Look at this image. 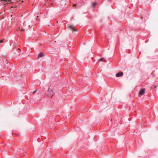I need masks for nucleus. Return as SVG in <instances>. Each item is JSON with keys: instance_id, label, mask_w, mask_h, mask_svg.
Instances as JSON below:
<instances>
[{"instance_id": "obj_1", "label": "nucleus", "mask_w": 158, "mask_h": 158, "mask_svg": "<svg viewBox=\"0 0 158 158\" xmlns=\"http://www.w3.org/2000/svg\"><path fill=\"white\" fill-rule=\"evenodd\" d=\"M54 87L50 86L48 90L46 93V95L48 97L52 98L54 93Z\"/></svg>"}, {"instance_id": "obj_2", "label": "nucleus", "mask_w": 158, "mask_h": 158, "mask_svg": "<svg viewBox=\"0 0 158 158\" xmlns=\"http://www.w3.org/2000/svg\"><path fill=\"white\" fill-rule=\"evenodd\" d=\"M123 75V73L122 72H119L117 73L116 74V76L117 77H119L122 76Z\"/></svg>"}, {"instance_id": "obj_3", "label": "nucleus", "mask_w": 158, "mask_h": 158, "mask_svg": "<svg viewBox=\"0 0 158 158\" xmlns=\"http://www.w3.org/2000/svg\"><path fill=\"white\" fill-rule=\"evenodd\" d=\"M145 89H141L139 91V94L142 95L145 92Z\"/></svg>"}, {"instance_id": "obj_4", "label": "nucleus", "mask_w": 158, "mask_h": 158, "mask_svg": "<svg viewBox=\"0 0 158 158\" xmlns=\"http://www.w3.org/2000/svg\"><path fill=\"white\" fill-rule=\"evenodd\" d=\"M69 28L74 31H77V30L74 29L73 26H69Z\"/></svg>"}, {"instance_id": "obj_5", "label": "nucleus", "mask_w": 158, "mask_h": 158, "mask_svg": "<svg viewBox=\"0 0 158 158\" xmlns=\"http://www.w3.org/2000/svg\"><path fill=\"white\" fill-rule=\"evenodd\" d=\"M43 56V53L42 52H40L38 55V57L39 58L42 57Z\"/></svg>"}, {"instance_id": "obj_6", "label": "nucleus", "mask_w": 158, "mask_h": 158, "mask_svg": "<svg viewBox=\"0 0 158 158\" xmlns=\"http://www.w3.org/2000/svg\"><path fill=\"white\" fill-rule=\"evenodd\" d=\"M103 60H104V58H101L98 60V62L100 61H103Z\"/></svg>"}, {"instance_id": "obj_7", "label": "nucleus", "mask_w": 158, "mask_h": 158, "mask_svg": "<svg viewBox=\"0 0 158 158\" xmlns=\"http://www.w3.org/2000/svg\"><path fill=\"white\" fill-rule=\"evenodd\" d=\"M96 3H93V6H95L96 5Z\"/></svg>"}, {"instance_id": "obj_8", "label": "nucleus", "mask_w": 158, "mask_h": 158, "mask_svg": "<svg viewBox=\"0 0 158 158\" xmlns=\"http://www.w3.org/2000/svg\"><path fill=\"white\" fill-rule=\"evenodd\" d=\"M37 90H35V91H34L33 92V94H34L36 92Z\"/></svg>"}, {"instance_id": "obj_9", "label": "nucleus", "mask_w": 158, "mask_h": 158, "mask_svg": "<svg viewBox=\"0 0 158 158\" xmlns=\"http://www.w3.org/2000/svg\"><path fill=\"white\" fill-rule=\"evenodd\" d=\"M3 42V40H2L0 41V43H2Z\"/></svg>"}, {"instance_id": "obj_10", "label": "nucleus", "mask_w": 158, "mask_h": 158, "mask_svg": "<svg viewBox=\"0 0 158 158\" xmlns=\"http://www.w3.org/2000/svg\"><path fill=\"white\" fill-rule=\"evenodd\" d=\"M105 62H106V60H104Z\"/></svg>"}, {"instance_id": "obj_11", "label": "nucleus", "mask_w": 158, "mask_h": 158, "mask_svg": "<svg viewBox=\"0 0 158 158\" xmlns=\"http://www.w3.org/2000/svg\"><path fill=\"white\" fill-rule=\"evenodd\" d=\"M4 1H7V0H3Z\"/></svg>"}, {"instance_id": "obj_12", "label": "nucleus", "mask_w": 158, "mask_h": 158, "mask_svg": "<svg viewBox=\"0 0 158 158\" xmlns=\"http://www.w3.org/2000/svg\"><path fill=\"white\" fill-rule=\"evenodd\" d=\"M141 19H143V17L142 16H141Z\"/></svg>"}, {"instance_id": "obj_13", "label": "nucleus", "mask_w": 158, "mask_h": 158, "mask_svg": "<svg viewBox=\"0 0 158 158\" xmlns=\"http://www.w3.org/2000/svg\"><path fill=\"white\" fill-rule=\"evenodd\" d=\"M75 4H73V6H75Z\"/></svg>"}]
</instances>
